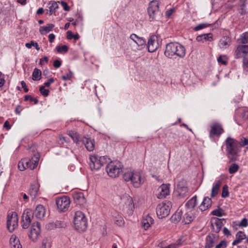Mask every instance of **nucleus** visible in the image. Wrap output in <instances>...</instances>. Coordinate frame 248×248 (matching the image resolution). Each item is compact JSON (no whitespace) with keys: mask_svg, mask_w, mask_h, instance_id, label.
<instances>
[{"mask_svg":"<svg viewBox=\"0 0 248 248\" xmlns=\"http://www.w3.org/2000/svg\"><path fill=\"white\" fill-rule=\"evenodd\" d=\"M56 49L58 52L62 53L66 52L68 50V47L67 46L63 45L62 46H57Z\"/></svg>","mask_w":248,"mask_h":248,"instance_id":"obj_46","label":"nucleus"},{"mask_svg":"<svg viewBox=\"0 0 248 248\" xmlns=\"http://www.w3.org/2000/svg\"><path fill=\"white\" fill-rule=\"evenodd\" d=\"M130 38H131V39L133 40L134 41V42H135L137 44H138V42H137V40L139 41L140 40V38L136 34H131L130 35Z\"/></svg>","mask_w":248,"mask_h":248,"instance_id":"obj_59","label":"nucleus"},{"mask_svg":"<svg viewBox=\"0 0 248 248\" xmlns=\"http://www.w3.org/2000/svg\"><path fill=\"white\" fill-rule=\"evenodd\" d=\"M18 218L17 213L12 212L7 216V228L10 232H13L18 226Z\"/></svg>","mask_w":248,"mask_h":248,"instance_id":"obj_11","label":"nucleus"},{"mask_svg":"<svg viewBox=\"0 0 248 248\" xmlns=\"http://www.w3.org/2000/svg\"><path fill=\"white\" fill-rule=\"evenodd\" d=\"M115 223L118 226H121L124 225V221L123 218L120 216H118L116 217V219L115 220Z\"/></svg>","mask_w":248,"mask_h":248,"instance_id":"obj_50","label":"nucleus"},{"mask_svg":"<svg viewBox=\"0 0 248 248\" xmlns=\"http://www.w3.org/2000/svg\"><path fill=\"white\" fill-rule=\"evenodd\" d=\"M235 237L236 239L233 241L232 245H236L240 243L243 239L246 238V235L243 232L239 231L236 234Z\"/></svg>","mask_w":248,"mask_h":248,"instance_id":"obj_32","label":"nucleus"},{"mask_svg":"<svg viewBox=\"0 0 248 248\" xmlns=\"http://www.w3.org/2000/svg\"><path fill=\"white\" fill-rule=\"evenodd\" d=\"M156 248H167V245L165 242H162L158 245Z\"/></svg>","mask_w":248,"mask_h":248,"instance_id":"obj_64","label":"nucleus"},{"mask_svg":"<svg viewBox=\"0 0 248 248\" xmlns=\"http://www.w3.org/2000/svg\"><path fill=\"white\" fill-rule=\"evenodd\" d=\"M153 223L154 219L151 216L148 215L146 216V217L142 220V227H143L145 230H146L151 226L152 224H153Z\"/></svg>","mask_w":248,"mask_h":248,"instance_id":"obj_25","label":"nucleus"},{"mask_svg":"<svg viewBox=\"0 0 248 248\" xmlns=\"http://www.w3.org/2000/svg\"><path fill=\"white\" fill-rule=\"evenodd\" d=\"M35 217L39 219H42L45 217L46 214V209L45 207L41 204L38 205L33 212Z\"/></svg>","mask_w":248,"mask_h":248,"instance_id":"obj_21","label":"nucleus"},{"mask_svg":"<svg viewBox=\"0 0 248 248\" xmlns=\"http://www.w3.org/2000/svg\"><path fill=\"white\" fill-rule=\"evenodd\" d=\"M176 192L177 195L180 198H183L187 195L188 188L186 183L185 180H182L178 183Z\"/></svg>","mask_w":248,"mask_h":248,"instance_id":"obj_15","label":"nucleus"},{"mask_svg":"<svg viewBox=\"0 0 248 248\" xmlns=\"http://www.w3.org/2000/svg\"><path fill=\"white\" fill-rule=\"evenodd\" d=\"M239 43L242 44H246L248 43V31L243 33L240 35L238 39Z\"/></svg>","mask_w":248,"mask_h":248,"instance_id":"obj_35","label":"nucleus"},{"mask_svg":"<svg viewBox=\"0 0 248 248\" xmlns=\"http://www.w3.org/2000/svg\"><path fill=\"white\" fill-rule=\"evenodd\" d=\"M25 101H27L29 100L31 102H34L35 104H36L38 102V100L36 98H34L32 96L29 95H27L25 96L24 98Z\"/></svg>","mask_w":248,"mask_h":248,"instance_id":"obj_51","label":"nucleus"},{"mask_svg":"<svg viewBox=\"0 0 248 248\" xmlns=\"http://www.w3.org/2000/svg\"><path fill=\"white\" fill-rule=\"evenodd\" d=\"M82 142L88 151L92 152L94 149L95 141L93 139L84 137L82 139Z\"/></svg>","mask_w":248,"mask_h":248,"instance_id":"obj_19","label":"nucleus"},{"mask_svg":"<svg viewBox=\"0 0 248 248\" xmlns=\"http://www.w3.org/2000/svg\"><path fill=\"white\" fill-rule=\"evenodd\" d=\"M242 52L240 51V50L239 49V48L238 46L237 47L236 50L234 51V56L235 59H238L241 57L242 56Z\"/></svg>","mask_w":248,"mask_h":248,"instance_id":"obj_54","label":"nucleus"},{"mask_svg":"<svg viewBox=\"0 0 248 248\" xmlns=\"http://www.w3.org/2000/svg\"><path fill=\"white\" fill-rule=\"evenodd\" d=\"M218 241V236L214 233L209 234L205 238V248H212Z\"/></svg>","mask_w":248,"mask_h":248,"instance_id":"obj_17","label":"nucleus"},{"mask_svg":"<svg viewBox=\"0 0 248 248\" xmlns=\"http://www.w3.org/2000/svg\"><path fill=\"white\" fill-rule=\"evenodd\" d=\"M40 92L42 95L45 97L47 96L49 92L48 89H46L44 86H41L40 88Z\"/></svg>","mask_w":248,"mask_h":248,"instance_id":"obj_49","label":"nucleus"},{"mask_svg":"<svg viewBox=\"0 0 248 248\" xmlns=\"http://www.w3.org/2000/svg\"><path fill=\"white\" fill-rule=\"evenodd\" d=\"M25 46L28 48H31L32 46H34L37 50H39L40 49V47L39 46L38 43L34 42L32 41H31L30 43H26L25 44Z\"/></svg>","mask_w":248,"mask_h":248,"instance_id":"obj_42","label":"nucleus"},{"mask_svg":"<svg viewBox=\"0 0 248 248\" xmlns=\"http://www.w3.org/2000/svg\"><path fill=\"white\" fill-rule=\"evenodd\" d=\"M145 40L140 37V49H147L149 52H155L159 47L156 37L155 36H151L148 41V44H145Z\"/></svg>","mask_w":248,"mask_h":248,"instance_id":"obj_6","label":"nucleus"},{"mask_svg":"<svg viewBox=\"0 0 248 248\" xmlns=\"http://www.w3.org/2000/svg\"><path fill=\"white\" fill-rule=\"evenodd\" d=\"M40 159V155L38 153H35L31 159L28 158L29 167L31 170H34L38 165Z\"/></svg>","mask_w":248,"mask_h":248,"instance_id":"obj_18","label":"nucleus"},{"mask_svg":"<svg viewBox=\"0 0 248 248\" xmlns=\"http://www.w3.org/2000/svg\"><path fill=\"white\" fill-rule=\"evenodd\" d=\"M243 66L244 68H248V60H247L246 56L243 59Z\"/></svg>","mask_w":248,"mask_h":248,"instance_id":"obj_61","label":"nucleus"},{"mask_svg":"<svg viewBox=\"0 0 248 248\" xmlns=\"http://www.w3.org/2000/svg\"><path fill=\"white\" fill-rule=\"evenodd\" d=\"M222 184V180H218L216 181L213 185L211 190V197L214 198L216 196L218 193L219 190Z\"/></svg>","mask_w":248,"mask_h":248,"instance_id":"obj_23","label":"nucleus"},{"mask_svg":"<svg viewBox=\"0 0 248 248\" xmlns=\"http://www.w3.org/2000/svg\"><path fill=\"white\" fill-rule=\"evenodd\" d=\"M159 3L157 0H152L149 4L147 9V12L152 20H157L161 17L162 14L159 9Z\"/></svg>","mask_w":248,"mask_h":248,"instance_id":"obj_5","label":"nucleus"},{"mask_svg":"<svg viewBox=\"0 0 248 248\" xmlns=\"http://www.w3.org/2000/svg\"><path fill=\"white\" fill-rule=\"evenodd\" d=\"M224 132V129L222 125L218 123H214L211 125V129L209 132V136L219 137Z\"/></svg>","mask_w":248,"mask_h":248,"instance_id":"obj_14","label":"nucleus"},{"mask_svg":"<svg viewBox=\"0 0 248 248\" xmlns=\"http://www.w3.org/2000/svg\"><path fill=\"white\" fill-rule=\"evenodd\" d=\"M195 217L192 213H186L184 217L185 224L190 223L195 218Z\"/></svg>","mask_w":248,"mask_h":248,"instance_id":"obj_36","label":"nucleus"},{"mask_svg":"<svg viewBox=\"0 0 248 248\" xmlns=\"http://www.w3.org/2000/svg\"><path fill=\"white\" fill-rule=\"evenodd\" d=\"M212 201L211 198L208 197L204 198L203 201L199 206V209L202 211H204L210 207L212 205Z\"/></svg>","mask_w":248,"mask_h":248,"instance_id":"obj_22","label":"nucleus"},{"mask_svg":"<svg viewBox=\"0 0 248 248\" xmlns=\"http://www.w3.org/2000/svg\"><path fill=\"white\" fill-rule=\"evenodd\" d=\"M61 5L62 6L63 9L66 11H69L70 9V7L68 5L67 3L64 1L61 2Z\"/></svg>","mask_w":248,"mask_h":248,"instance_id":"obj_58","label":"nucleus"},{"mask_svg":"<svg viewBox=\"0 0 248 248\" xmlns=\"http://www.w3.org/2000/svg\"><path fill=\"white\" fill-rule=\"evenodd\" d=\"M121 203H124L126 206H128V208L132 209L134 207V205L132 204L133 201L132 199L128 195H124L121 198Z\"/></svg>","mask_w":248,"mask_h":248,"instance_id":"obj_28","label":"nucleus"},{"mask_svg":"<svg viewBox=\"0 0 248 248\" xmlns=\"http://www.w3.org/2000/svg\"><path fill=\"white\" fill-rule=\"evenodd\" d=\"M164 55L170 59L174 56L182 58L186 55V49L183 46L178 43L170 42L166 45Z\"/></svg>","mask_w":248,"mask_h":248,"instance_id":"obj_1","label":"nucleus"},{"mask_svg":"<svg viewBox=\"0 0 248 248\" xmlns=\"http://www.w3.org/2000/svg\"><path fill=\"white\" fill-rule=\"evenodd\" d=\"M74 199L75 202L80 205H83L86 202V200L82 193L79 192L74 195Z\"/></svg>","mask_w":248,"mask_h":248,"instance_id":"obj_26","label":"nucleus"},{"mask_svg":"<svg viewBox=\"0 0 248 248\" xmlns=\"http://www.w3.org/2000/svg\"><path fill=\"white\" fill-rule=\"evenodd\" d=\"M39 187L37 185H31L29 189V194L32 199L37 196Z\"/></svg>","mask_w":248,"mask_h":248,"instance_id":"obj_33","label":"nucleus"},{"mask_svg":"<svg viewBox=\"0 0 248 248\" xmlns=\"http://www.w3.org/2000/svg\"><path fill=\"white\" fill-rule=\"evenodd\" d=\"M68 135L72 139L74 142L77 144L79 143L80 140H79V136L77 133L71 131L69 132Z\"/></svg>","mask_w":248,"mask_h":248,"instance_id":"obj_38","label":"nucleus"},{"mask_svg":"<svg viewBox=\"0 0 248 248\" xmlns=\"http://www.w3.org/2000/svg\"><path fill=\"white\" fill-rule=\"evenodd\" d=\"M41 232V227L40 224L38 222L33 223L31 228L29 236L33 241H35Z\"/></svg>","mask_w":248,"mask_h":248,"instance_id":"obj_13","label":"nucleus"},{"mask_svg":"<svg viewBox=\"0 0 248 248\" xmlns=\"http://www.w3.org/2000/svg\"><path fill=\"white\" fill-rule=\"evenodd\" d=\"M123 167L122 163L118 161H110L107 165L106 170L109 176L116 178L122 172Z\"/></svg>","mask_w":248,"mask_h":248,"instance_id":"obj_3","label":"nucleus"},{"mask_svg":"<svg viewBox=\"0 0 248 248\" xmlns=\"http://www.w3.org/2000/svg\"><path fill=\"white\" fill-rule=\"evenodd\" d=\"M51 247V242L50 239L45 238L42 240L41 248H50Z\"/></svg>","mask_w":248,"mask_h":248,"instance_id":"obj_39","label":"nucleus"},{"mask_svg":"<svg viewBox=\"0 0 248 248\" xmlns=\"http://www.w3.org/2000/svg\"><path fill=\"white\" fill-rule=\"evenodd\" d=\"M175 11L174 8H170L169 10H167L165 13V16L167 18L170 17L173 13Z\"/></svg>","mask_w":248,"mask_h":248,"instance_id":"obj_57","label":"nucleus"},{"mask_svg":"<svg viewBox=\"0 0 248 248\" xmlns=\"http://www.w3.org/2000/svg\"><path fill=\"white\" fill-rule=\"evenodd\" d=\"M229 196V192L228 190V186L227 185L223 186L222 188V191L221 194V197L225 198Z\"/></svg>","mask_w":248,"mask_h":248,"instance_id":"obj_41","label":"nucleus"},{"mask_svg":"<svg viewBox=\"0 0 248 248\" xmlns=\"http://www.w3.org/2000/svg\"><path fill=\"white\" fill-rule=\"evenodd\" d=\"M239 145L240 146H244L248 145V139L243 138L241 139V140L239 142Z\"/></svg>","mask_w":248,"mask_h":248,"instance_id":"obj_56","label":"nucleus"},{"mask_svg":"<svg viewBox=\"0 0 248 248\" xmlns=\"http://www.w3.org/2000/svg\"><path fill=\"white\" fill-rule=\"evenodd\" d=\"M48 5L50 6L48 7V9L47 10V13L50 16L55 13L56 10L58 9L59 5L56 1L50 2Z\"/></svg>","mask_w":248,"mask_h":248,"instance_id":"obj_31","label":"nucleus"},{"mask_svg":"<svg viewBox=\"0 0 248 248\" xmlns=\"http://www.w3.org/2000/svg\"><path fill=\"white\" fill-rule=\"evenodd\" d=\"M33 216L34 213L31 209H27L24 210L21 220V225L23 229H27L29 227Z\"/></svg>","mask_w":248,"mask_h":248,"instance_id":"obj_12","label":"nucleus"},{"mask_svg":"<svg viewBox=\"0 0 248 248\" xmlns=\"http://www.w3.org/2000/svg\"><path fill=\"white\" fill-rule=\"evenodd\" d=\"M74 223L75 229L78 232L85 231L88 227L87 219L85 216L79 211L75 212Z\"/></svg>","mask_w":248,"mask_h":248,"instance_id":"obj_2","label":"nucleus"},{"mask_svg":"<svg viewBox=\"0 0 248 248\" xmlns=\"http://www.w3.org/2000/svg\"><path fill=\"white\" fill-rule=\"evenodd\" d=\"M28 158H24L21 159L18 164V168L20 171H23L29 167Z\"/></svg>","mask_w":248,"mask_h":248,"instance_id":"obj_34","label":"nucleus"},{"mask_svg":"<svg viewBox=\"0 0 248 248\" xmlns=\"http://www.w3.org/2000/svg\"><path fill=\"white\" fill-rule=\"evenodd\" d=\"M248 225V219L246 218H243L239 224V227H247Z\"/></svg>","mask_w":248,"mask_h":248,"instance_id":"obj_55","label":"nucleus"},{"mask_svg":"<svg viewBox=\"0 0 248 248\" xmlns=\"http://www.w3.org/2000/svg\"><path fill=\"white\" fill-rule=\"evenodd\" d=\"M240 51L242 52V53L247 54L248 53V45L246 44L240 45L238 46Z\"/></svg>","mask_w":248,"mask_h":248,"instance_id":"obj_45","label":"nucleus"},{"mask_svg":"<svg viewBox=\"0 0 248 248\" xmlns=\"http://www.w3.org/2000/svg\"><path fill=\"white\" fill-rule=\"evenodd\" d=\"M227 152L229 155L232 156L231 160H235L234 156L237 155L239 146V142L231 138H228L226 140Z\"/></svg>","mask_w":248,"mask_h":248,"instance_id":"obj_7","label":"nucleus"},{"mask_svg":"<svg viewBox=\"0 0 248 248\" xmlns=\"http://www.w3.org/2000/svg\"><path fill=\"white\" fill-rule=\"evenodd\" d=\"M171 202L169 201L158 204L156 208L157 216L159 218H163L167 217L170 212Z\"/></svg>","mask_w":248,"mask_h":248,"instance_id":"obj_8","label":"nucleus"},{"mask_svg":"<svg viewBox=\"0 0 248 248\" xmlns=\"http://www.w3.org/2000/svg\"><path fill=\"white\" fill-rule=\"evenodd\" d=\"M123 178L125 181H131L135 187L140 186V174H135L133 171L128 170L123 174Z\"/></svg>","mask_w":248,"mask_h":248,"instance_id":"obj_10","label":"nucleus"},{"mask_svg":"<svg viewBox=\"0 0 248 248\" xmlns=\"http://www.w3.org/2000/svg\"><path fill=\"white\" fill-rule=\"evenodd\" d=\"M223 211L221 209H215L212 211L211 214L217 217H222L223 216Z\"/></svg>","mask_w":248,"mask_h":248,"instance_id":"obj_48","label":"nucleus"},{"mask_svg":"<svg viewBox=\"0 0 248 248\" xmlns=\"http://www.w3.org/2000/svg\"><path fill=\"white\" fill-rule=\"evenodd\" d=\"M70 198L66 196L57 198L56 204L60 212H65L68 210L70 204Z\"/></svg>","mask_w":248,"mask_h":248,"instance_id":"obj_9","label":"nucleus"},{"mask_svg":"<svg viewBox=\"0 0 248 248\" xmlns=\"http://www.w3.org/2000/svg\"><path fill=\"white\" fill-rule=\"evenodd\" d=\"M90 166L91 170H97L108 162L109 158L107 156H99L94 155H90Z\"/></svg>","mask_w":248,"mask_h":248,"instance_id":"obj_4","label":"nucleus"},{"mask_svg":"<svg viewBox=\"0 0 248 248\" xmlns=\"http://www.w3.org/2000/svg\"><path fill=\"white\" fill-rule=\"evenodd\" d=\"M32 79L33 80H39L41 79V71L40 70L35 68L32 73Z\"/></svg>","mask_w":248,"mask_h":248,"instance_id":"obj_37","label":"nucleus"},{"mask_svg":"<svg viewBox=\"0 0 248 248\" xmlns=\"http://www.w3.org/2000/svg\"><path fill=\"white\" fill-rule=\"evenodd\" d=\"M61 64H62L61 62L58 60H56L54 61L53 66L56 68L60 67L61 66Z\"/></svg>","mask_w":248,"mask_h":248,"instance_id":"obj_62","label":"nucleus"},{"mask_svg":"<svg viewBox=\"0 0 248 248\" xmlns=\"http://www.w3.org/2000/svg\"><path fill=\"white\" fill-rule=\"evenodd\" d=\"M54 25L53 24H48L45 26H41L39 29V31L42 35L46 34L49 31H52Z\"/></svg>","mask_w":248,"mask_h":248,"instance_id":"obj_30","label":"nucleus"},{"mask_svg":"<svg viewBox=\"0 0 248 248\" xmlns=\"http://www.w3.org/2000/svg\"><path fill=\"white\" fill-rule=\"evenodd\" d=\"M231 42V39L229 37L224 36L219 40V46L221 49H226L230 46Z\"/></svg>","mask_w":248,"mask_h":248,"instance_id":"obj_27","label":"nucleus"},{"mask_svg":"<svg viewBox=\"0 0 248 248\" xmlns=\"http://www.w3.org/2000/svg\"><path fill=\"white\" fill-rule=\"evenodd\" d=\"M72 75V72L70 71L68 73H66V75L62 76V79L64 81L69 80L71 78Z\"/></svg>","mask_w":248,"mask_h":248,"instance_id":"obj_53","label":"nucleus"},{"mask_svg":"<svg viewBox=\"0 0 248 248\" xmlns=\"http://www.w3.org/2000/svg\"><path fill=\"white\" fill-rule=\"evenodd\" d=\"M11 248H22L19 240L15 235H12L10 239Z\"/></svg>","mask_w":248,"mask_h":248,"instance_id":"obj_29","label":"nucleus"},{"mask_svg":"<svg viewBox=\"0 0 248 248\" xmlns=\"http://www.w3.org/2000/svg\"><path fill=\"white\" fill-rule=\"evenodd\" d=\"M238 169L239 166L236 163H233L229 167V172L230 174H234L238 171Z\"/></svg>","mask_w":248,"mask_h":248,"instance_id":"obj_40","label":"nucleus"},{"mask_svg":"<svg viewBox=\"0 0 248 248\" xmlns=\"http://www.w3.org/2000/svg\"><path fill=\"white\" fill-rule=\"evenodd\" d=\"M227 246V243L225 240H222L216 246L215 248H226Z\"/></svg>","mask_w":248,"mask_h":248,"instance_id":"obj_52","label":"nucleus"},{"mask_svg":"<svg viewBox=\"0 0 248 248\" xmlns=\"http://www.w3.org/2000/svg\"><path fill=\"white\" fill-rule=\"evenodd\" d=\"M225 222L224 218H215L212 219L211 221L212 231L216 233H218Z\"/></svg>","mask_w":248,"mask_h":248,"instance_id":"obj_16","label":"nucleus"},{"mask_svg":"<svg viewBox=\"0 0 248 248\" xmlns=\"http://www.w3.org/2000/svg\"><path fill=\"white\" fill-rule=\"evenodd\" d=\"M54 225L55 228H62L66 226V223L62 221L57 220L54 222Z\"/></svg>","mask_w":248,"mask_h":248,"instance_id":"obj_44","label":"nucleus"},{"mask_svg":"<svg viewBox=\"0 0 248 248\" xmlns=\"http://www.w3.org/2000/svg\"><path fill=\"white\" fill-rule=\"evenodd\" d=\"M203 40L205 41H211L213 40V34L211 33L202 34Z\"/></svg>","mask_w":248,"mask_h":248,"instance_id":"obj_47","label":"nucleus"},{"mask_svg":"<svg viewBox=\"0 0 248 248\" xmlns=\"http://www.w3.org/2000/svg\"><path fill=\"white\" fill-rule=\"evenodd\" d=\"M54 82V80L53 78H50L48 80L45 82L44 84L46 87H49L50 84Z\"/></svg>","mask_w":248,"mask_h":248,"instance_id":"obj_63","label":"nucleus"},{"mask_svg":"<svg viewBox=\"0 0 248 248\" xmlns=\"http://www.w3.org/2000/svg\"><path fill=\"white\" fill-rule=\"evenodd\" d=\"M210 25H211V24H209V23H202V24H199V25H197V26L193 28V30L195 31H199L202 29L208 27Z\"/></svg>","mask_w":248,"mask_h":248,"instance_id":"obj_43","label":"nucleus"},{"mask_svg":"<svg viewBox=\"0 0 248 248\" xmlns=\"http://www.w3.org/2000/svg\"><path fill=\"white\" fill-rule=\"evenodd\" d=\"M197 204V197L195 195L186 202L185 206L187 210L191 211L193 209Z\"/></svg>","mask_w":248,"mask_h":248,"instance_id":"obj_24","label":"nucleus"},{"mask_svg":"<svg viewBox=\"0 0 248 248\" xmlns=\"http://www.w3.org/2000/svg\"><path fill=\"white\" fill-rule=\"evenodd\" d=\"M2 74L0 72V88L2 87L5 83V80L4 78L1 77Z\"/></svg>","mask_w":248,"mask_h":248,"instance_id":"obj_60","label":"nucleus"},{"mask_svg":"<svg viewBox=\"0 0 248 248\" xmlns=\"http://www.w3.org/2000/svg\"><path fill=\"white\" fill-rule=\"evenodd\" d=\"M170 185L163 184L159 188L160 191L157 194V197L158 199H163L165 198L170 193L169 189Z\"/></svg>","mask_w":248,"mask_h":248,"instance_id":"obj_20","label":"nucleus"}]
</instances>
